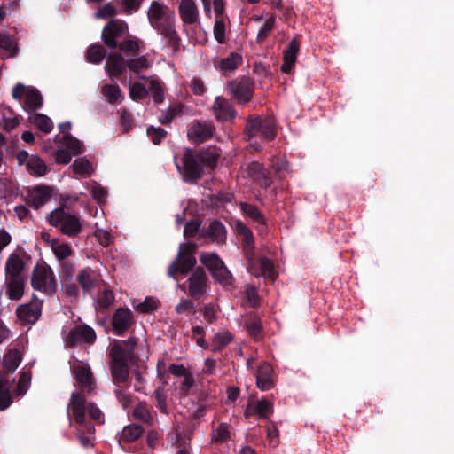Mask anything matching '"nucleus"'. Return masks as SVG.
I'll list each match as a JSON object with an SVG mask.
<instances>
[{
  "label": "nucleus",
  "mask_w": 454,
  "mask_h": 454,
  "mask_svg": "<svg viewBox=\"0 0 454 454\" xmlns=\"http://www.w3.org/2000/svg\"><path fill=\"white\" fill-rule=\"evenodd\" d=\"M147 17L150 25L176 49L179 39L175 27V12L168 6L154 1L148 9Z\"/></svg>",
  "instance_id": "f257e3e1"
},
{
  "label": "nucleus",
  "mask_w": 454,
  "mask_h": 454,
  "mask_svg": "<svg viewBox=\"0 0 454 454\" xmlns=\"http://www.w3.org/2000/svg\"><path fill=\"white\" fill-rule=\"evenodd\" d=\"M236 231L243 236L244 249L248 261V270L255 277L262 276L265 278L275 280L277 273L273 262L264 257L254 258L252 248L254 244L252 231L240 221L235 223Z\"/></svg>",
  "instance_id": "f03ea898"
},
{
  "label": "nucleus",
  "mask_w": 454,
  "mask_h": 454,
  "mask_svg": "<svg viewBox=\"0 0 454 454\" xmlns=\"http://www.w3.org/2000/svg\"><path fill=\"white\" fill-rule=\"evenodd\" d=\"M52 142L56 148L51 145V141H48L44 145L43 150L51 153L58 164L67 165L71 161L73 156L84 152L83 143L70 134L56 136Z\"/></svg>",
  "instance_id": "7ed1b4c3"
},
{
  "label": "nucleus",
  "mask_w": 454,
  "mask_h": 454,
  "mask_svg": "<svg viewBox=\"0 0 454 454\" xmlns=\"http://www.w3.org/2000/svg\"><path fill=\"white\" fill-rule=\"evenodd\" d=\"M219 158V153L215 148H208L202 151L198 157L193 155L191 150H186L184 156V175L188 180L199 178L205 168H213Z\"/></svg>",
  "instance_id": "20e7f679"
},
{
  "label": "nucleus",
  "mask_w": 454,
  "mask_h": 454,
  "mask_svg": "<svg viewBox=\"0 0 454 454\" xmlns=\"http://www.w3.org/2000/svg\"><path fill=\"white\" fill-rule=\"evenodd\" d=\"M88 412L90 418L98 423L103 422V413L94 404H85L84 396L79 393H73L71 395L70 403L67 406V415L70 419V424L75 421L77 424L83 425L86 433L93 434L94 428L90 426L86 425L85 422V411Z\"/></svg>",
  "instance_id": "39448f33"
},
{
  "label": "nucleus",
  "mask_w": 454,
  "mask_h": 454,
  "mask_svg": "<svg viewBox=\"0 0 454 454\" xmlns=\"http://www.w3.org/2000/svg\"><path fill=\"white\" fill-rule=\"evenodd\" d=\"M48 222L51 226L69 237H76L82 231V224L78 215L71 214L63 208L53 210L48 216Z\"/></svg>",
  "instance_id": "423d86ee"
},
{
  "label": "nucleus",
  "mask_w": 454,
  "mask_h": 454,
  "mask_svg": "<svg viewBox=\"0 0 454 454\" xmlns=\"http://www.w3.org/2000/svg\"><path fill=\"white\" fill-rule=\"evenodd\" d=\"M31 285L35 290L51 295L57 290V280L53 270L46 264H38L34 268Z\"/></svg>",
  "instance_id": "0eeeda50"
},
{
  "label": "nucleus",
  "mask_w": 454,
  "mask_h": 454,
  "mask_svg": "<svg viewBox=\"0 0 454 454\" xmlns=\"http://www.w3.org/2000/svg\"><path fill=\"white\" fill-rule=\"evenodd\" d=\"M195 251L196 245L193 243L187 242L180 245L176 259L168 267V275L175 278L178 271L186 274L196 263Z\"/></svg>",
  "instance_id": "6e6552de"
},
{
  "label": "nucleus",
  "mask_w": 454,
  "mask_h": 454,
  "mask_svg": "<svg viewBox=\"0 0 454 454\" xmlns=\"http://www.w3.org/2000/svg\"><path fill=\"white\" fill-rule=\"evenodd\" d=\"M23 96H25L23 106L25 110L32 111L42 106V96L36 89L18 83L12 90V97L15 99L20 100Z\"/></svg>",
  "instance_id": "1a4fd4ad"
},
{
  "label": "nucleus",
  "mask_w": 454,
  "mask_h": 454,
  "mask_svg": "<svg viewBox=\"0 0 454 454\" xmlns=\"http://www.w3.org/2000/svg\"><path fill=\"white\" fill-rule=\"evenodd\" d=\"M247 131L249 139L262 134L267 139H273L275 132V123L272 118L261 119L259 117L251 119L247 124Z\"/></svg>",
  "instance_id": "9d476101"
},
{
  "label": "nucleus",
  "mask_w": 454,
  "mask_h": 454,
  "mask_svg": "<svg viewBox=\"0 0 454 454\" xmlns=\"http://www.w3.org/2000/svg\"><path fill=\"white\" fill-rule=\"evenodd\" d=\"M128 33V25L121 20L109 22L102 32L104 43L111 49L117 46V39L125 36Z\"/></svg>",
  "instance_id": "9b49d317"
},
{
  "label": "nucleus",
  "mask_w": 454,
  "mask_h": 454,
  "mask_svg": "<svg viewBox=\"0 0 454 454\" xmlns=\"http://www.w3.org/2000/svg\"><path fill=\"white\" fill-rule=\"evenodd\" d=\"M227 90L239 103L244 104L253 96V82L248 78L237 79L228 83Z\"/></svg>",
  "instance_id": "f8f14e48"
},
{
  "label": "nucleus",
  "mask_w": 454,
  "mask_h": 454,
  "mask_svg": "<svg viewBox=\"0 0 454 454\" xmlns=\"http://www.w3.org/2000/svg\"><path fill=\"white\" fill-rule=\"evenodd\" d=\"M95 340V331L88 325L75 326L64 337V341L68 346H75L83 342L90 344L93 343Z\"/></svg>",
  "instance_id": "ddd939ff"
},
{
  "label": "nucleus",
  "mask_w": 454,
  "mask_h": 454,
  "mask_svg": "<svg viewBox=\"0 0 454 454\" xmlns=\"http://www.w3.org/2000/svg\"><path fill=\"white\" fill-rule=\"evenodd\" d=\"M187 283L189 294L193 298H200L207 293V277L202 269L195 270Z\"/></svg>",
  "instance_id": "4468645a"
},
{
  "label": "nucleus",
  "mask_w": 454,
  "mask_h": 454,
  "mask_svg": "<svg viewBox=\"0 0 454 454\" xmlns=\"http://www.w3.org/2000/svg\"><path fill=\"white\" fill-rule=\"evenodd\" d=\"M51 198L52 190L48 186H35L29 188L26 194L27 203L35 208L43 206L49 202Z\"/></svg>",
  "instance_id": "2eb2a0df"
},
{
  "label": "nucleus",
  "mask_w": 454,
  "mask_h": 454,
  "mask_svg": "<svg viewBox=\"0 0 454 454\" xmlns=\"http://www.w3.org/2000/svg\"><path fill=\"white\" fill-rule=\"evenodd\" d=\"M132 312L129 309L120 308L116 310L113 317V327L114 332L121 335L132 324Z\"/></svg>",
  "instance_id": "dca6fc26"
},
{
  "label": "nucleus",
  "mask_w": 454,
  "mask_h": 454,
  "mask_svg": "<svg viewBox=\"0 0 454 454\" xmlns=\"http://www.w3.org/2000/svg\"><path fill=\"white\" fill-rule=\"evenodd\" d=\"M215 117L221 121H231L235 115L231 104L222 97H216L212 106Z\"/></svg>",
  "instance_id": "f3484780"
},
{
  "label": "nucleus",
  "mask_w": 454,
  "mask_h": 454,
  "mask_svg": "<svg viewBox=\"0 0 454 454\" xmlns=\"http://www.w3.org/2000/svg\"><path fill=\"white\" fill-rule=\"evenodd\" d=\"M272 367L267 363H262L257 369L256 384L258 388L267 391L274 387L272 380Z\"/></svg>",
  "instance_id": "a211bd4d"
},
{
  "label": "nucleus",
  "mask_w": 454,
  "mask_h": 454,
  "mask_svg": "<svg viewBox=\"0 0 454 454\" xmlns=\"http://www.w3.org/2000/svg\"><path fill=\"white\" fill-rule=\"evenodd\" d=\"M41 303L38 301L20 306L17 309L19 318L29 324L36 322L41 316Z\"/></svg>",
  "instance_id": "6ab92c4d"
},
{
  "label": "nucleus",
  "mask_w": 454,
  "mask_h": 454,
  "mask_svg": "<svg viewBox=\"0 0 454 454\" xmlns=\"http://www.w3.org/2000/svg\"><path fill=\"white\" fill-rule=\"evenodd\" d=\"M95 216L98 217L99 220L94 223L96 228L94 236L102 246L107 247L112 242V234L105 228V213L103 210L97 209Z\"/></svg>",
  "instance_id": "aec40b11"
},
{
  "label": "nucleus",
  "mask_w": 454,
  "mask_h": 454,
  "mask_svg": "<svg viewBox=\"0 0 454 454\" xmlns=\"http://www.w3.org/2000/svg\"><path fill=\"white\" fill-rule=\"evenodd\" d=\"M187 134L192 141L201 143L212 136L213 128L207 123L194 122L190 127Z\"/></svg>",
  "instance_id": "412c9836"
},
{
  "label": "nucleus",
  "mask_w": 454,
  "mask_h": 454,
  "mask_svg": "<svg viewBox=\"0 0 454 454\" xmlns=\"http://www.w3.org/2000/svg\"><path fill=\"white\" fill-rule=\"evenodd\" d=\"M25 268V263L21 256L16 253H12L5 262L6 278H21V273Z\"/></svg>",
  "instance_id": "4be33fe9"
},
{
  "label": "nucleus",
  "mask_w": 454,
  "mask_h": 454,
  "mask_svg": "<svg viewBox=\"0 0 454 454\" xmlns=\"http://www.w3.org/2000/svg\"><path fill=\"white\" fill-rule=\"evenodd\" d=\"M73 370L81 386L90 390L94 382L89 365L82 362H77L73 364Z\"/></svg>",
  "instance_id": "5701e85b"
},
{
  "label": "nucleus",
  "mask_w": 454,
  "mask_h": 454,
  "mask_svg": "<svg viewBox=\"0 0 454 454\" xmlns=\"http://www.w3.org/2000/svg\"><path fill=\"white\" fill-rule=\"evenodd\" d=\"M273 412V403L266 399H262L254 403L250 402L246 410V415L250 416L257 413L262 419L269 418Z\"/></svg>",
  "instance_id": "b1692460"
},
{
  "label": "nucleus",
  "mask_w": 454,
  "mask_h": 454,
  "mask_svg": "<svg viewBox=\"0 0 454 454\" xmlns=\"http://www.w3.org/2000/svg\"><path fill=\"white\" fill-rule=\"evenodd\" d=\"M199 237H208L214 242L222 243L226 239V230L223 223L214 221L206 231H200Z\"/></svg>",
  "instance_id": "393cba45"
},
{
  "label": "nucleus",
  "mask_w": 454,
  "mask_h": 454,
  "mask_svg": "<svg viewBox=\"0 0 454 454\" xmlns=\"http://www.w3.org/2000/svg\"><path fill=\"white\" fill-rule=\"evenodd\" d=\"M179 12L182 20L186 24H192L198 20L199 12L193 0H182Z\"/></svg>",
  "instance_id": "a878e982"
},
{
  "label": "nucleus",
  "mask_w": 454,
  "mask_h": 454,
  "mask_svg": "<svg viewBox=\"0 0 454 454\" xmlns=\"http://www.w3.org/2000/svg\"><path fill=\"white\" fill-rule=\"evenodd\" d=\"M299 48L300 44L298 40L293 39L290 42L288 48L284 51V63L281 67V69L284 73L288 74L292 70V67L297 59Z\"/></svg>",
  "instance_id": "bb28decb"
},
{
  "label": "nucleus",
  "mask_w": 454,
  "mask_h": 454,
  "mask_svg": "<svg viewBox=\"0 0 454 454\" xmlns=\"http://www.w3.org/2000/svg\"><path fill=\"white\" fill-rule=\"evenodd\" d=\"M242 63V58L239 54L232 52L226 58L219 59L215 63V67L223 73H231L234 71Z\"/></svg>",
  "instance_id": "cd10ccee"
},
{
  "label": "nucleus",
  "mask_w": 454,
  "mask_h": 454,
  "mask_svg": "<svg viewBox=\"0 0 454 454\" xmlns=\"http://www.w3.org/2000/svg\"><path fill=\"white\" fill-rule=\"evenodd\" d=\"M105 68L111 77L120 75L124 68V61L121 55L119 53L111 54L106 59Z\"/></svg>",
  "instance_id": "c85d7f7f"
},
{
  "label": "nucleus",
  "mask_w": 454,
  "mask_h": 454,
  "mask_svg": "<svg viewBox=\"0 0 454 454\" xmlns=\"http://www.w3.org/2000/svg\"><path fill=\"white\" fill-rule=\"evenodd\" d=\"M7 293L12 300H19L24 293V281L22 278H6Z\"/></svg>",
  "instance_id": "c756f323"
},
{
  "label": "nucleus",
  "mask_w": 454,
  "mask_h": 454,
  "mask_svg": "<svg viewBox=\"0 0 454 454\" xmlns=\"http://www.w3.org/2000/svg\"><path fill=\"white\" fill-rule=\"evenodd\" d=\"M71 168L74 174L82 177H89L94 172L92 163L85 157L77 158Z\"/></svg>",
  "instance_id": "7c9ffc66"
},
{
  "label": "nucleus",
  "mask_w": 454,
  "mask_h": 454,
  "mask_svg": "<svg viewBox=\"0 0 454 454\" xmlns=\"http://www.w3.org/2000/svg\"><path fill=\"white\" fill-rule=\"evenodd\" d=\"M28 120L31 124L44 133H50L53 129L52 121L43 114H32Z\"/></svg>",
  "instance_id": "2f4dec72"
},
{
  "label": "nucleus",
  "mask_w": 454,
  "mask_h": 454,
  "mask_svg": "<svg viewBox=\"0 0 454 454\" xmlns=\"http://www.w3.org/2000/svg\"><path fill=\"white\" fill-rule=\"evenodd\" d=\"M9 387V375H0V410L6 409L12 403Z\"/></svg>",
  "instance_id": "473e14b6"
},
{
  "label": "nucleus",
  "mask_w": 454,
  "mask_h": 454,
  "mask_svg": "<svg viewBox=\"0 0 454 454\" xmlns=\"http://www.w3.org/2000/svg\"><path fill=\"white\" fill-rule=\"evenodd\" d=\"M77 279L85 291H90L96 285V273L91 269L86 268L79 272Z\"/></svg>",
  "instance_id": "72a5a7b5"
},
{
  "label": "nucleus",
  "mask_w": 454,
  "mask_h": 454,
  "mask_svg": "<svg viewBox=\"0 0 454 454\" xmlns=\"http://www.w3.org/2000/svg\"><path fill=\"white\" fill-rule=\"evenodd\" d=\"M51 249L55 257L59 261L67 259L73 254L71 246L68 243L60 241L59 239L56 241H51Z\"/></svg>",
  "instance_id": "f704fd0d"
},
{
  "label": "nucleus",
  "mask_w": 454,
  "mask_h": 454,
  "mask_svg": "<svg viewBox=\"0 0 454 454\" xmlns=\"http://www.w3.org/2000/svg\"><path fill=\"white\" fill-rule=\"evenodd\" d=\"M27 170L31 175L43 176L47 172V166L40 157L31 155L29 161L27 163Z\"/></svg>",
  "instance_id": "c9c22d12"
},
{
  "label": "nucleus",
  "mask_w": 454,
  "mask_h": 454,
  "mask_svg": "<svg viewBox=\"0 0 454 454\" xmlns=\"http://www.w3.org/2000/svg\"><path fill=\"white\" fill-rule=\"evenodd\" d=\"M134 309L141 313H148L158 308L159 301L155 298L146 297L144 301H133Z\"/></svg>",
  "instance_id": "e433bc0d"
},
{
  "label": "nucleus",
  "mask_w": 454,
  "mask_h": 454,
  "mask_svg": "<svg viewBox=\"0 0 454 454\" xmlns=\"http://www.w3.org/2000/svg\"><path fill=\"white\" fill-rule=\"evenodd\" d=\"M20 355L17 350H10L3 359V365L10 373L13 372L20 363Z\"/></svg>",
  "instance_id": "4c0bfd02"
},
{
  "label": "nucleus",
  "mask_w": 454,
  "mask_h": 454,
  "mask_svg": "<svg viewBox=\"0 0 454 454\" xmlns=\"http://www.w3.org/2000/svg\"><path fill=\"white\" fill-rule=\"evenodd\" d=\"M200 262L211 273L215 270L216 268L221 267L223 263L215 253H202L200 255Z\"/></svg>",
  "instance_id": "58836bf2"
},
{
  "label": "nucleus",
  "mask_w": 454,
  "mask_h": 454,
  "mask_svg": "<svg viewBox=\"0 0 454 454\" xmlns=\"http://www.w3.org/2000/svg\"><path fill=\"white\" fill-rule=\"evenodd\" d=\"M112 375L116 382H124L129 375L126 362L112 363Z\"/></svg>",
  "instance_id": "ea45409f"
},
{
  "label": "nucleus",
  "mask_w": 454,
  "mask_h": 454,
  "mask_svg": "<svg viewBox=\"0 0 454 454\" xmlns=\"http://www.w3.org/2000/svg\"><path fill=\"white\" fill-rule=\"evenodd\" d=\"M211 274L221 285L229 286L232 284V276L223 263L221 267L216 268Z\"/></svg>",
  "instance_id": "a19ab883"
},
{
  "label": "nucleus",
  "mask_w": 454,
  "mask_h": 454,
  "mask_svg": "<svg viewBox=\"0 0 454 454\" xmlns=\"http://www.w3.org/2000/svg\"><path fill=\"white\" fill-rule=\"evenodd\" d=\"M228 19L215 18L214 24V37L219 43H225L226 21Z\"/></svg>",
  "instance_id": "79ce46f5"
},
{
  "label": "nucleus",
  "mask_w": 454,
  "mask_h": 454,
  "mask_svg": "<svg viewBox=\"0 0 454 454\" xmlns=\"http://www.w3.org/2000/svg\"><path fill=\"white\" fill-rule=\"evenodd\" d=\"M102 95L110 102L114 103L122 98L121 90L118 85L106 84L102 87Z\"/></svg>",
  "instance_id": "37998d69"
},
{
  "label": "nucleus",
  "mask_w": 454,
  "mask_h": 454,
  "mask_svg": "<svg viewBox=\"0 0 454 454\" xmlns=\"http://www.w3.org/2000/svg\"><path fill=\"white\" fill-rule=\"evenodd\" d=\"M143 433V428L138 425H129L123 428L121 432V439L126 442H133L137 440Z\"/></svg>",
  "instance_id": "c03bdc74"
},
{
  "label": "nucleus",
  "mask_w": 454,
  "mask_h": 454,
  "mask_svg": "<svg viewBox=\"0 0 454 454\" xmlns=\"http://www.w3.org/2000/svg\"><path fill=\"white\" fill-rule=\"evenodd\" d=\"M106 56L105 50L100 45H91L87 51V59L91 63H99Z\"/></svg>",
  "instance_id": "a18cd8bd"
},
{
  "label": "nucleus",
  "mask_w": 454,
  "mask_h": 454,
  "mask_svg": "<svg viewBox=\"0 0 454 454\" xmlns=\"http://www.w3.org/2000/svg\"><path fill=\"white\" fill-rule=\"evenodd\" d=\"M114 301V293L109 290L106 289L100 293H98V298H97V307L99 309H106L108 308Z\"/></svg>",
  "instance_id": "49530a36"
},
{
  "label": "nucleus",
  "mask_w": 454,
  "mask_h": 454,
  "mask_svg": "<svg viewBox=\"0 0 454 454\" xmlns=\"http://www.w3.org/2000/svg\"><path fill=\"white\" fill-rule=\"evenodd\" d=\"M84 185L87 189H90L93 199L96 200L98 202L102 203L106 200L107 192L105 188H103L95 182H93L90 184L86 183L84 184Z\"/></svg>",
  "instance_id": "de8ad7c7"
},
{
  "label": "nucleus",
  "mask_w": 454,
  "mask_h": 454,
  "mask_svg": "<svg viewBox=\"0 0 454 454\" xmlns=\"http://www.w3.org/2000/svg\"><path fill=\"white\" fill-rule=\"evenodd\" d=\"M241 209L244 215H246L247 217L253 219L258 223L263 224L264 223V218L262 215L259 212V210L249 204H241Z\"/></svg>",
  "instance_id": "09e8293b"
},
{
  "label": "nucleus",
  "mask_w": 454,
  "mask_h": 454,
  "mask_svg": "<svg viewBox=\"0 0 454 454\" xmlns=\"http://www.w3.org/2000/svg\"><path fill=\"white\" fill-rule=\"evenodd\" d=\"M127 66L129 70L139 73L143 70L147 69L150 67L149 61L145 57L142 56L134 59H130L127 62Z\"/></svg>",
  "instance_id": "8fccbe9b"
},
{
  "label": "nucleus",
  "mask_w": 454,
  "mask_h": 454,
  "mask_svg": "<svg viewBox=\"0 0 454 454\" xmlns=\"http://www.w3.org/2000/svg\"><path fill=\"white\" fill-rule=\"evenodd\" d=\"M148 91L140 82H135L129 87V96L133 100H139L146 97Z\"/></svg>",
  "instance_id": "3c124183"
},
{
  "label": "nucleus",
  "mask_w": 454,
  "mask_h": 454,
  "mask_svg": "<svg viewBox=\"0 0 454 454\" xmlns=\"http://www.w3.org/2000/svg\"><path fill=\"white\" fill-rule=\"evenodd\" d=\"M31 375L29 372H22L17 384L16 393L18 395L26 394L30 386Z\"/></svg>",
  "instance_id": "603ef678"
},
{
  "label": "nucleus",
  "mask_w": 454,
  "mask_h": 454,
  "mask_svg": "<svg viewBox=\"0 0 454 454\" xmlns=\"http://www.w3.org/2000/svg\"><path fill=\"white\" fill-rule=\"evenodd\" d=\"M112 363L126 362L127 353L120 343H115L111 348Z\"/></svg>",
  "instance_id": "864d4df0"
},
{
  "label": "nucleus",
  "mask_w": 454,
  "mask_h": 454,
  "mask_svg": "<svg viewBox=\"0 0 454 454\" xmlns=\"http://www.w3.org/2000/svg\"><path fill=\"white\" fill-rule=\"evenodd\" d=\"M274 25H275V18L274 17H271L265 21L263 27L259 30V32L257 34V41L259 43L262 42L265 38H267L269 36L270 33L271 32V30L274 27Z\"/></svg>",
  "instance_id": "5fc2aeb1"
},
{
  "label": "nucleus",
  "mask_w": 454,
  "mask_h": 454,
  "mask_svg": "<svg viewBox=\"0 0 454 454\" xmlns=\"http://www.w3.org/2000/svg\"><path fill=\"white\" fill-rule=\"evenodd\" d=\"M0 48L8 51V56L12 57L15 54L17 48L13 41L5 35L0 34Z\"/></svg>",
  "instance_id": "6e6d98bb"
},
{
  "label": "nucleus",
  "mask_w": 454,
  "mask_h": 454,
  "mask_svg": "<svg viewBox=\"0 0 454 454\" xmlns=\"http://www.w3.org/2000/svg\"><path fill=\"white\" fill-rule=\"evenodd\" d=\"M231 335L228 332H221L215 334L214 345L215 348L221 349L231 341Z\"/></svg>",
  "instance_id": "4d7b16f0"
},
{
  "label": "nucleus",
  "mask_w": 454,
  "mask_h": 454,
  "mask_svg": "<svg viewBox=\"0 0 454 454\" xmlns=\"http://www.w3.org/2000/svg\"><path fill=\"white\" fill-rule=\"evenodd\" d=\"M119 2L123 12L126 14H131L139 9L142 0H119Z\"/></svg>",
  "instance_id": "13d9d810"
},
{
  "label": "nucleus",
  "mask_w": 454,
  "mask_h": 454,
  "mask_svg": "<svg viewBox=\"0 0 454 454\" xmlns=\"http://www.w3.org/2000/svg\"><path fill=\"white\" fill-rule=\"evenodd\" d=\"M230 437L229 427L225 424L220 425L213 432V440L215 442H223Z\"/></svg>",
  "instance_id": "bf43d9fd"
},
{
  "label": "nucleus",
  "mask_w": 454,
  "mask_h": 454,
  "mask_svg": "<svg viewBox=\"0 0 454 454\" xmlns=\"http://www.w3.org/2000/svg\"><path fill=\"white\" fill-rule=\"evenodd\" d=\"M150 92L155 103L159 104L163 100V90L160 84L156 81H151Z\"/></svg>",
  "instance_id": "052dcab7"
},
{
  "label": "nucleus",
  "mask_w": 454,
  "mask_h": 454,
  "mask_svg": "<svg viewBox=\"0 0 454 454\" xmlns=\"http://www.w3.org/2000/svg\"><path fill=\"white\" fill-rule=\"evenodd\" d=\"M116 11L112 4H106L103 7L99 8L96 12L95 17L97 19H106L115 15Z\"/></svg>",
  "instance_id": "680f3d73"
},
{
  "label": "nucleus",
  "mask_w": 454,
  "mask_h": 454,
  "mask_svg": "<svg viewBox=\"0 0 454 454\" xmlns=\"http://www.w3.org/2000/svg\"><path fill=\"white\" fill-rule=\"evenodd\" d=\"M147 134L152 138L153 144L158 145L166 136V131L161 128L151 127L147 129Z\"/></svg>",
  "instance_id": "e2e57ef3"
},
{
  "label": "nucleus",
  "mask_w": 454,
  "mask_h": 454,
  "mask_svg": "<svg viewBox=\"0 0 454 454\" xmlns=\"http://www.w3.org/2000/svg\"><path fill=\"white\" fill-rule=\"evenodd\" d=\"M157 407L164 413H167V397L163 388L157 387L155 390Z\"/></svg>",
  "instance_id": "0e129e2a"
},
{
  "label": "nucleus",
  "mask_w": 454,
  "mask_h": 454,
  "mask_svg": "<svg viewBox=\"0 0 454 454\" xmlns=\"http://www.w3.org/2000/svg\"><path fill=\"white\" fill-rule=\"evenodd\" d=\"M134 416L145 422H150L152 420V415L148 409L145 405H138L134 410Z\"/></svg>",
  "instance_id": "69168bd1"
},
{
  "label": "nucleus",
  "mask_w": 454,
  "mask_h": 454,
  "mask_svg": "<svg viewBox=\"0 0 454 454\" xmlns=\"http://www.w3.org/2000/svg\"><path fill=\"white\" fill-rule=\"evenodd\" d=\"M120 49L125 53H136L139 50L137 40H128L120 44Z\"/></svg>",
  "instance_id": "338daca9"
},
{
  "label": "nucleus",
  "mask_w": 454,
  "mask_h": 454,
  "mask_svg": "<svg viewBox=\"0 0 454 454\" xmlns=\"http://www.w3.org/2000/svg\"><path fill=\"white\" fill-rule=\"evenodd\" d=\"M249 174L254 179H260L261 177L265 176L264 168L262 166L257 162H254L249 166Z\"/></svg>",
  "instance_id": "774afa93"
}]
</instances>
